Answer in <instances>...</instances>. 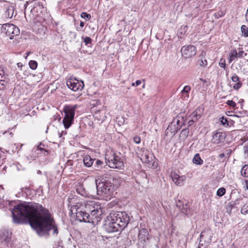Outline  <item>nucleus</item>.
<instances>
[{"mask_svg":"<svg viewBox=\"0 0 248 248\" xmlns=\"http://www.w3.org/2000/svg\"><path fill=\"white\" fill-rule=\"evenodd\" d=\"M13 222L16 224L29 223L40 235L48 234L53 231L57 234L58 230L49 211L39 203H21L12 211Z\"/></svg>","mask_w":248,"mask_h":248,"instance_id":"nucleus-1","label":"nucleus"},{"mask_svg":"<svg viewBox=\"0 0 248 248\" xmlns=\"http://www.w3.org/2000/svg\"><path fill=\"white\" fill-rule=\"evenodd\" d=\"M75 198L69 197L68 206L71 207L72 215L80 222L97 223L102 219V209L94 201L81 202L73 204Z\"/></svg>","mask_w":248,"mask_h":248,"instance_id":"nucleus-2","label":"nucleus"},{"mask_svg":"<svg viewBox=\"0 0 248 248\" xmlns=\"http://www.w3.org/2000/svg\"><path fill=\"white\" fill-rule=\"evenodd\" d=\"M129 217L124 212L111 213L107 217L105 229L108 232H113L123 230L127 225Z\"/></svg>","mask_w":248,"mask_h":248,"instance_id":"nucleus-3","label":"nucleus"},{"mask_svg":"<svg viewBox=\"0 0 248 248\" xmlns=\"http://www.w3.org/2000/svg\"><path fill=\"white\" fill-rule=\"evenodd\" d=\"M122 180L117 175L113 177H103L99 180H96L97 194L104 197L111 195L114 192V186L119 185Z\"/></svg>","mask_w":248,"mask_h":248,"instance_id":"nucleus-4","label":"nucleus"},{"mask_svg":"<svg viewBox=\"0 0 248 248\" xmlns=\"http://www.w3.org/2000/svg\"><path fill=\"white\" fill-rule=\"evenodd\" d=\"M105 159L111 168L120 169L124 167V163L120 156L113 151H107L105 155Z\"/></svg>","mask_w":248,"mask_h":248,"instance_id":"nucleus-5","label":"nucleus"},{"mask_svg":"<svg viewBox=\"0 0 248 248\" xmlns=\"http://www.w3.org/2000/svg\"><path fill=\"white\" fill-rule=\"evenodd\" d=\"M77 105L66 106L63 108L65 116L62 120L64 127L68 128L73 123Z\"/></svg>","mask_w":248,"mask_h":248,"instance_id":"nucleus-6","label":"nucleus"},{"mask_svg":"<svg viewBox=\"0 0 248 248\" xmlns=\"http://www.w3.org/2000/svg\"><path fill=\"white\" fill-rule=\"evenodd\" d=\"M136 153L141 161L146 164L148 167L154 166V156L148 150L143 149L137 147L136 149Z\"/></svg>","mask_w":248,"mask_h":248,"instance_id":"nucleus-7","label":"nucleus"},{"mask_svg":"<svg viewBox=\"0 0 248 248\" xmlns=\"http://www.w3.org/2000/svg\"><path fill=\"white\" fill-rule=\"evenodd\" d=\"M1 32L8 37L10 39L19 35L20 33L19 29L18 27L12 24L6 23L2 25L1 28Z\"/></svg>","mask_w":248,"mask_h":248,"instance_id":"nucleus-8","label":"nucleus"},{"mask_svg":"<svg viewBox=\"0 0 248 248\" xmlns=\"http://www.w3.org/2000/svg\"><path fill=\"white\" fill-rule=\"evenodd\" d=\"M66 85L70 89L74 92L81 90L84 86L83 81H79L73 78H70L67 80Z\"/></svg>","mask_w":248,"mask_h":248,"instance_id":"nucleus-9","label":"nucleus"},{"mask_svg":"<svg viewBox=\"0 0 248 248\" xmlns=\"http://www.w3.org/2000/svg\"><path fill=\"white\" fill-rule=\"evenodd\" d=\"M212 233L210 231L202 232L200 235V246L198 248H206L211 241Z\"/></svg>","mask_w":248,"mask_h":248,"instance_id":"nucleus-10","label":"nucleus"},{"mask_svg":"<svg viewBox=\"0 0 248 248\" xmlns=\"http://www.w3.org/2000/svg\"><path fill=\"white\" fill-rule=\"evenodd\" d=\"M182 55L186 59L191 58L196 54V47L193 45H189L183 46L181 49Z\"/></svg>","mask_w":248,"mask_h":248,"instance_id":"nucleus-11","label":"nucleus"},{"mask_svg":"<svg viewBox=\"0 0 248 248\" xmlns=\"http://www.w3.org/2000/svg\"><path fill=\"white\" fill-rule=\"evenodd\" d=\"M170 177L173 183L178 186H183L186 179L185 175H180L175 172H172Z\"/></svg>","mask_w":248,"mask_h":248,"instance_id":"nucleus-12","label":"nucleus"},{"mask_svg":"<svg viewBox=\"0 0 248 248\" xmlns=\"http://www.w3.org/2000/svg\"><path fill=\"white\" fill-rule=\"evenodd\" d=\"M186 119L185 118L184 113L179 114L173 120L172 123H176L177 125L176 128H180L185 124Z\"/></svg>","mask_w":248,"mask_h":248,"instance_id":"nucleus-13","label":"nucleus"},{"mask_svg":"<svg viewBox=\"0 0 248 248\" xmlns=\"http://www.w3.org/2000/svg\"><path fill=\"white\" fill-rule=\"evenodd\" d=\"M11 232L8 231H4L0 234V239L2 242H5L8 246L11 245Z\"/></svg>","mask_w":248,"mask_h":248,"instance_id":"nucleus-14","label":"nucleus"},{"mask_svg":"<svg viewBox=\"0 0 248 248\" xmlns=\"http://www.w3.org/2000/svg\"><path fill=\"white\" fill-rule=\"evenodd\" d=\"M212 138L214 140H224L227 136L226 132L218 129L212 133Z\"/></svg>","mask_w":248,"mask_h":248,"instance_id":"nucleus-15","label":"nucleus"},{"mask_svg":"<svg viewBox=\"0 0 248 248\" xmlns=\"http://www.w3.org/2000/svg\"><path fill=\"white\" fill-rule=\"evenodd\" d=\"M76 191L78 194L81 195L83 197L88 198H95V196L90 194L89 193L87 192L83 186L82 185H78L77 186Z\"/></svg>","mask_w":248,"mask_h":248,"instance_id":"nucleus-16","label":"nucleus"},{"mask_svg":"<svg viewBox=\"0 0 248 248\" xmlns=\"http://www.w3.org/2000/svg\"><path fill=\"white\" fill-rule=\"evenodd\" d=\"M139 239L141 243H145L149 240V232L146 229H142L139 231Z\"/></svg>","mask_w":248,"mask_h":248,"instance_id":"nucleus-17","label":"nucleus"},{"mask_svg":"<svg viewBox=\"0 0 248 248\" xmlns=\"http://www.w3.org/2000/svg\"><path fill=\"white\" fill-rule=\"evenodd\" d=\"M35 152L37 154H43L44 155H46L48 154L47 146L43 143H40L38 145L35 150Z\"/></svg>","mask_w":248,"mask_h":248,"instance_id":"nucleus-18","label":"nucleus"},{"mask_svg":"<svg viewBox=\"0 0 248 248\" xmlns=\"http://www.w3.org/2000/svg\"><path fill=\"white\" fill-rule=\"evenodd\" d=\"M176 205L181 210L182 213L185 215H188L190 213V209L188 204L186 203L182 204L180 201H179Z\"/></svg>","mask_w":248,"mask_h":248,"instance_id":"nucleus-19","label":"nucleus"},{"mask_svg":"<svg viewBox=\"0 0 248 248\" xmlns=\"http://www.w3.org/2000/svg\"><path fill=\"white\" fill-rule=\"evenodd\" d=\"M14 7L13 6H9L5 10L3 16L4 18H11L14 15Z\"/></svg>","mask_w":248,"mask_h":248,"instance_id":"nucleus-20","label":"nucleus"},{"mask_svg":"<svg viewBox=\"0 0 248 248\" xmlns=\"http://www.w3.org/2000/svg\"><path fill=\"white\" fill-rule=\"evenodd\" d=\"M94 160L89 155H86L83 157V163L87 167H90L93 165Z\"/></svg>","mask_w":248,"mask_h":248,"instance_id":"nucleus-21","label":"nucleus"},{"mask_svg":"<svg viewBox=\"0 0 248 248\" xmlns=\"http://www.w3.org/2000/svg\"><path fill=\"white\" fill-rule=\"evenodd\" d=\"M191 87L189 86H185L183 90L181 91V96L184 99L185 98H188L189 96V93L190 91Z\"/></svg>","mask_w":248,"mask_h":248,"instance_id":"nucleus-22","label":"nucleus"},{"mask_svg":"<svg viewBox=\"0 0 248 248\" xmlns=\"http://www.w3.org/2000/svg\"><path fill=\"white\" fill-rule=\"evenodd\" d=\"M187 26H183L179 29L178 31V36L179 38H182L184 35H185L187 30Z\"/></svg>","mask_w":248,"mask_h":248,"instance_id":"nucleus-23","label":"nucleus"},{"mask_svg":"<svg viewBox=\"0 0 248 248\" xmlns=\"http://www.w3.org/2000/svg\"><path fill=\"white\" fill-rule=\"evenodd\" d=\"M229 56H230V58L228 60V62L229 63H231L236 58L238 57V54H237V52L236 49H233L231 50V51L229 54Z\"/></svg>","mask_w":248,"mask_h":248,"instance_id":"nucleus-24","label":"nucleus"},{"mask_svg":"<svg viewBox=\"0 0 248 248\" xmlns=\"http://www.w3.org/2000/svg\"><path fill=\"white\" fill-rule=\"evenodd\" d=\"M193 162L197 165H202L203 163V160L201 159L199 154H196L193 158Z\"/></svg>","mask_w":248,"mask_h":248,"instance_id":"nucleus-25","label":"nucleus"},{"mask_svg":"<svg viewBox=\"0 0 248 248\" xmlns=\"http://www.w3.org/2000/svg\"><path fill=\"white\" fill-rule=\"evenodd\" d=\"M189 133V131L188 128L184 129L180 134V138L181 140H185L188 137Z\"/></svg>","mask_w":248,"mask_h":248,"instance_id":"nucleus-26","label":"nucleus"},{"mask_svg":"<svg viewBox=\"0 0 248 248\" xmlns=\"http://www.w3.org/2000/svg\"><path fill=\"white\" fill-rule=\"evenodd\" d=\"M241 174L244 177H248V165H245L241 170Z\"/></svg>","mask_w":248,"mask_h":248,"instance_id":"nucleus-27","label":"nucleus"},{"mask_svg":"<svg viewBox=\"0 0 248 248\" xmlns=\"http://www.w3.org/2000/svg\"><path fill=\"white\" fill-rule=\"evenodd\" d=\"M104 163L100 160L97 159L94 164L95 169L97 170H100L102 168V166Z\"/></svg>","mask_w":248,"mask_h":248,"instance_id":"nucleus-28","label":"nucleus"},{"mask_svg":"<svg viewBox=\"0 0 248 248\" xmlns=\"http://www.w3.org/2000/svg\"><path fill=\"white\" fill-rule=\"evenodd\" d=\"M241 32L245 37H248V27L245 25H242L241 28Z\"/></svg>","mask_w":248,"mask_h":248,"instance_id":"nucleus-29","label":"nucleus"},{"mask_svg":"<svg viewBox=\"0 0 248 248\" xmlns=\"http://www.w3.org/2000/svg\"><path fill=\"white\" fill-rule=\"evenodd\" d=\"M124 136L123 135L119 132H116V133H114L113 136L111 137V139L113 138L114 139H123Z\"/></svg>","mask_w":248,"mask_h":248,"instance_id":"nucleus-30","label":"nucleus"},{"mask_svg":"<svg viewBox=\"0 0 248 248\" xmlns=\"http://www.w3.org/2000/svg\"><path fill=\"white\" fill-rule=\"evenodd\" d=\"M225 192H226L225 188L224 187H221V188H219L217 190V195L218 197H221L225 194Z\"/></svg>","mask_w":248,"mask_h":248,"instance_id":"nucleus-31","label":"nucleus"},{"mask_svg":"<svg viewBox=\"0 0 248 248\" xmlns=\"http://www.w3.org/2000/svg\"><path fill=\"white\" fill-rule=\"evenodd\" d=\"M241 212L244 215L248 213V202L243 206L241 210Z\"/></svg>","mask_w":248,"mask_h":248,"instance_id":"nucleus-32","label":"nucleus"},{"mask_svg":"<svg viewBox=\"0 0 248 248\" xmlns=\"http://www.w3.org/2000/svg\"><path fill=\"white\" fill-rule=\"evenodd\" d=\"M30 68L32 70H35L37 67V62L35 61H30L29 63Z\"/></svg>","mask_w":248,"mask_h":248,"instance_id":"nucleus-33","label":"nucleus"},{"mask_svg":"<svg viewBox=\"0 0 248 248\" xmlns=\"http://www.w3.org/2000/svg\"><path fill=\"white\" fill-rule=\"evenodd\" d=\"M220 122L222 125L224 126H228L229 125L228 120L227 118L224 117H221L219 118Z\"/></svg>","mask_w":248,"mask_h":248,"instance_id":"nucleus-34","label":"nucleus"},{"mask_svg":"<svg viewBox=\"0 0 248 248\" xmlns=\"http://www.w3.org/2000/svg\"><path fill=\"white\" fill-rule=\"evenodd\" d=\"M80 16L86 20H89L91 18V16L86 12L81 13L80 14Z\"/></svg>","mask_w":248,"mask_h":248,"instance_id":"nucleus-35","label":"nucleus"},{"mask_svg":"<svg viewBox=\"0 0 248 248\" xmlns=\"http://www.w3.org/2000/svg\"><path fill=\"white\" fill-rule=\"evenodd\" d=\"M200 112V109H196L194 111H193L191 115L192 117L200 118L201 117V113Z\"/></svg>","mask_w":248,"mask_h":248,"instance_id":"nucleus-36","label":"nucleus"},{"mask_svg":"<svg viewBox=\"0 0 248 248\" xmlns=\"http://www.w3.org/2000/svg\"><path fill=\"white\" fill-rule=\"evenodd\" d=\"M199 64L200 66L202 67H205L207 65V61L206 59H203L202 57H201V59L199 61Z\"/></svg>","mask_w":248,"mask_h":248,"instance_id":"nucleus-37","label":"nucleus"},{"mask_svg":"<svg viewBox=\"0 0 248 248\" xmlns=\"http://www.w3.org/2000/svg\"><path fill=\"white\" fill-rule=\"evenodd\" d=\"M82 39H83L84 42L86 45H88L92 44V39L89 37H82Z\"/></svg>","mask_w":248,"mask_h":248,"instance_id":"nucleus-38","label":"nucleus"},{"mask_svg":"<svg viewBox=\"0 0 248 248\" xmlns=\"http://www.w3.org/2000/svg\"><path fill=\"white\" fill-rule=\"evenodd\" d=\"M69 36H70V41L71 42L72 40H73L74 39H75L76 37V34L75 32H73L72 31H70L69 32Z\"/></svg>","mask_w":248,"mask_h":248,"instance_id":"nucleus-39","label":"nucleus"},{"mask_svg":"<svg viewBox=\"0 0 248 248\" xmlns=\"http://www.w3.org/2000/svg\"><path fill=\"white\" fill-rule=\"evenodd\" d=\"M231 79L234 82H238L239 81V78L236 74H234L231 77Z\"/></svg>","mask_w":248,"mask_h":248,"instance_id":"nucleus-40","label":"nucleus"},{"mask_svg":"<svg viewBox=\"0 0 248 248\" xmlns=\"http://www.w3.org/2000/svg\"><path fill=\"white\" fill-rule=\"evenodd\" d=\"M242 83H241V82L238 81V82H236V83H235L233 85V88L235 90H238L239 89H240L241 88V87L242 86Z\"/></svg>","mask_w":248,"mask_h":248,"instance_id":"nucleus-41","label":"nucleus"},{"mask_svg":"<svg viewBox=\"0 0 248 248\" xmlns=\"http://www.w3.org/2000/svg\"><path fill=\"white\" fill-rule=\"evenodd\" d=\"M226 104L230 106V107H232V108H235V106H236V103H235V102H234L232 100H228L226 102Z\"/></svg>","mask_w":248,"mask_h":248,"instance_id":"nucleus-42","label":"nucleus"},{"mask_svg":"<svg viewBox=\"0 0 248 248\" xmlns=\"http://www.w3.org/2000/svg\"><path fill=\"white\" fill-rule=\"evenodd\" d=\"M219 65L221 67L225 68L226 66L225 60L221 59L219 62Z\"/></svg>","mask_w":248,"mask_h":248,"instance_id":"nucleus-43","label":"nucleus"},{"mask_svg":"<svg viewBox=\"0 0 248 248\" xmlns=\"http://www.w3.org/2000/svg\"><path fill=\"white\" fill-rule=\"evenodd\" d=\"M238 54V57H243L244 54L245 56H246L247 54L246 53H245L244 51L242 50L239 51L238 53H237Z\"/></svg>","mask_w":248,"mask_h":248,"instance_id":"nucleus-44","label":"nucleus"},{"mask_svg":"<svg viewBox=\"0 0 248 248\" xmlns=\"http://www.w3.org/2000/svg\"><path fill=\"white\" fill-rule=\"evenodd\" d=\"M0 77L1 78H5V72L3 69H0Z\"/></svg>","mask_w":248,"mask_h":248,"instance_id":"nucleus-45","label":"nucleus"},{"mask_svg":"<svg viewBox=\"0 0 248 248\" xmlns=\"http://www.w3.org/2000/svg\"><path fill=\"white\" fill-rule=\"evenodd\" d=\"M244 149L245 152L248 153V142L244 146Z\"/></svg>","mask_w":248,"mask_h":248,"instance_id":"nucleus-46","label":"nucleus"},{"mask_svg":"<svg viewBox=\"0 0 248 248\" xmlns=\"http://www.w3.org/2000/svg\"><path fill=\"white\" fill-rule=\"evenodd\" d=\"M194 122L192 119L189 120L188 122V126H190L194 124Z\"/></svg>","mask_w":248,"mask_h":248,"instance_id":"nucleus-47","label":"nucleus"},{"mask_svg":"<svg viewBox=\"0 0 248 248\" xmlns=\"http://www.w3.org/2000/svg\"><path fill=\"white\" fill-rule=\"evenodd\" d=\"M170 128H171V126H169V127L166 129L165 133L167 135L169 134V132H170V130L171 129Z\"/></svg>","mask_w":248,"mask_h":248,"instance_id":"nucleus-48","label":"nucleus"},{"mask_svg":"<svg viewBox=\"0 0 248 248\" xmlns=\"http://www.w3.org/2000/svg\"><path fill=\"white\" fill-rule=\"evenodd\" d=\"M141 82L140 80H137L135 82V84L136 86H139L141 84Z\"/></svg>","mask_w":248,"mask_h":248,"instance_id":"nucleus-49","label":"nucleus"},{"mask_svg":"<svg viewBox=\"0 0 248 248\" xmlns=\"http://www.w3.org/2000/svg\"><path fill=\"white\" fill-rule=\"evenodd\" d=\"M4 88V85L3 83H1L0 81V90H3Z\"/></svg>","mask_w":248,"mask_h":248,"instance_id":"nucleus-50","label":"nucleus"},{"mask_svg":"<svg viewBox=\"0 0 248 248\" xmlns=\"http://www.w3.org/2000/svg\"><path fill=\"white\" fill-rule=\"evenodd\" d=\"M200 118H196V117H192V120H193V121L194 122V123L196 122V121H197Z\"/></svg>","mask_w":248,"mask_h":248,"instance_id":"nucleus-51","label":"nucleus"},{"mask_svg":"<svg viewBox=\"0 0 248 248\" xmlns=\"http://www.w3.org/2000/svg\"><path fill=\"white\" fill-rule=\"evenodd\" d=\"M218 156L220 159H222L225 156V155H224V154L222 153V154H219Z\"/></svg>","mask_w":248,"mask_h":248,"instance_id":"nucleus-52","label":"nucleus"},{"mask_svg":"<svg viewBox=\"0 0 248 248\" xmlns=\"http://www.w3.org/2000/svg\"><path fill=\"white\" fill-rule=\"evenodd\" d=\"M245 186L247 189L248 190V180L245 181Z\"/></svg>","mask_w":248,"mask_h":248,"instance_id":"nucleus-53","label":"nucleus"},{"mask_svg":"<svg viewBox=\"0 0 248 248\" xmlns=\"http://www.w3.org/2000/svg\"><path fill=\"white\" fill-rule=\"evenodd\" d=\"M84 26V23L83 21H80V26L81 28H83Z\"/></svg>","mask_w":248,"mask_h":248,"instance_id":"nucleus-54","label":"nucleus"},{"mask_svg":"<svg viewBox=\"0 0 248 248\" xmlns=\"http://www.w3.org/2000/svg\"><path fill=\"white\" fill-rule=\"evenodd\" d=\"M134 141L137 144H139L140 142V140H134Z\"/></svg>","mask_w":248,"mask_h":248,"instance_id":"nucleus-55","label":"nucleus"},{"mask_svg":"<svg viewBox=\"0 0 248 248\" xmlns=\"http://www.w3.org/2000/svg\"><path fill=\"white\" fill-rule=\"evenodd\" d=\"M28 5V2H27L25 4H24V7H25V8L26 9L27 6Z\"/></svg>","mask_w":248,"mask_h":248,"instance_id":"nucleus-56","label":"nucleus"},{"mask_svg":"<svg viewBox=\"0 0 248 248\" xmlns=\"http://www.w3.org/2000/svg\"><path fill=\"white\" fill-rule=\"evenodd\" d=\"M21 65H22V64H21V63L20 62L17 63L18 67H19V66H20Z\"/></svg>","mask_w":248,"mask_h":248,"instance_id":"nucleus-57","label":"nucleus"},{"mask_svg":"<svg viewBox=\"0 0 248 248\" xmlns=\"http://www.w3.org/2000/svg\"><path fill=\"white\" fill-rule=\"evenodd\" d=\"M135 85H136L135 83H132V86H134Z\"/></svg>","mask_w":248,"mask_h":248,"instance_id":"nucleus-58","label":"nucleus"},{"mask_svg":"<svg viewBox=\"0 0 248 248\" xmlns=\"http://www.w3.org/2000/svg\"><path fill=\"white\" fill-rule=\"evenodd\" d=\"M137 137H134L133 140H136V139H137Z\"/></svg>","mask_w":248,"mask_h":248,"instance_id":"nucleus-59","label":"nucleus"},{"mask_svg":"<svg viewBox=\"0 0 248 248\" xmlns=\"http://www.w3.org/2000/svg\"><path fill=\"white\" fill-rule=\"evenodd\" d=\"M230 248H235L234 247L232 246Z\"/></svg>","mask_w":248,"mask_h":248,"instance_id":"nucleus-60","label":"nucleus"},{"mask_svg":"<svg viewBox=\"0 0 248 248\" xmlns=\"http://www.w3.org/2000/svg\"><path fill=\"white\" fill-rule=\"evenodd\" d=\"M0 80H1V82L4 81V80H2V79H1Z\"/></svg>","mask_w":248,"mask_h":248,"instance_id":"nucleus-61","label":"nucleus"},{"mask_svg":"<svg viewBox=\"0 0 248 248\" xmlns=\"http://www.w3.org/2000/svg\"><path fill=\"white\" fill-rule=\"evenodd\" d=\"M138 140H140V137H138Z\"/></svg>","mask_w":248,"mask_h":248,"instance_id":"nucleus-62","label":"nucleus"}]
</instances>
